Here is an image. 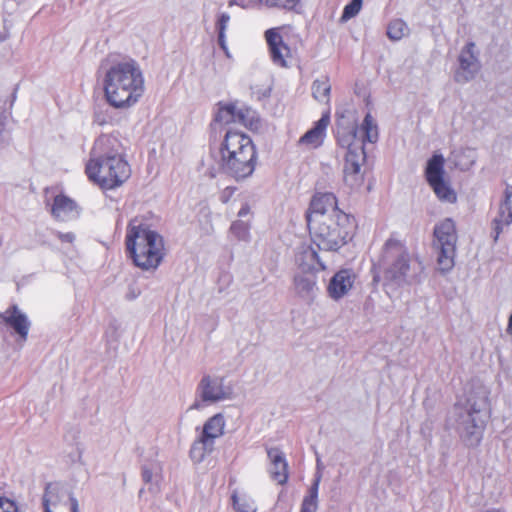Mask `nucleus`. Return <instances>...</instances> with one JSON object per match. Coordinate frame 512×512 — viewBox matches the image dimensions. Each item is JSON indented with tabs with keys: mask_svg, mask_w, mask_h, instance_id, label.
<instances>
[{
	"mask_svg": "<svg viewBox=\"0 0 512 512\" xmlns=\"http://www.w3.org/2000/svg\"><path fill=\"white\" fill-rule=\"evenodd\" d=\"M218 43H219L220 47L222 48V50L226 53V55L229 56L228 49L226 46V41H225V32L219 31Z\"/></svg>",
	"mask_w": 512,
	"mask_h": 512,
	"instance_id": "nucleus-36",
	"label": "nucleus"
},
{
	"mask_svg": "<svg viewBox=\"0 0 512 512\" xmlns=\"http://www.w3.org/2000/svg\"><path fill=\"white\" fill-rule=\"evenodd\" d=\"M281 28H270L265 31V40L272 62L279 67H288L294 58V52L280 33Z\"/></svg>",
	"mask_w": 512,
	"mask_h": 512,
	"instance_id": "nucleus-11",
	"label": "nucleus"
},
{
	"mask_svg": "<svg viewBox=\"0 0 512 512\" xmlns=\"http://www.w3.org/2000/svg\"><path fill=\"white\" fill-rule=\"evenodd\" d=\"M103 92L108 105L128 109L145 93V78L138 62L132 58L113 62L103 76Z\"/></svg>",
	"mask_w": 512,
	"mask_h": 512,
	"instance_id": "nucleus-3",
	"label": "nucleus"
},
{
	"mask_svg": "<svg viewBox=\"0 0 512 512\" xmlns=\"http://www.w3.org/2000/svg\"><path fill=\"white\" fill-rule=\"evenodd\" d=\"M56 236L58 237V239L61 242H65V243L71 244L75 240V235L72 232H67V233L57 232Z\"/></svg>",
	"mask_w": 512,
	"mask_h": 512,
	"instance_id": "nucleus-33",
	"label": "nucleus"
},
{
	"mask_svg": "<svg viewBox=\"0 0 512 512\" xmlns=\"http://www.w3.org/2000/svg\"><path fill=\"white\" fill-rule=\"evenodd\" d=\"M408 32L406 23L401 19L392 20L387 27V36L392 41L402 39Z\"/></svg>",
	"mask_w": 512,
	"mask_h": 512,
	"instance_id": "nucleus-24",
	"label": "nucleus"
},
{
	"mask_svg": "<svg viewBox=\"0 0 512 512\" xmlns=\"http://www.w3.org/2000/svg\"><path fill=\"white\" fill-rule=\"evenodd\" d=\"M444 165V157L441 154H434L427 162L425 177L439 200L454 203L457 195L444 179Z\"/></svg>",
	"mask_w": 512,
	"mask_h": 512,
	"instance_id": "nucleus-9",
	"label": "nucleus"
},
{
	"mask_svg": "<svg viewBox=\"0 0 512 512\" xmlns=\"http://www.w3.org/2000/svg\"><path fill=\"white\" fill-rule=\"evenodd\" d=\"M51 214L56 220L67 221L78 214V206L70 197L59 194L53 200Z\"/></svg>",
	"mask_w": 512,
	"mask_h": 512,
	"instance_id": "nucleus-20",
	"label": "nucleus"
},
{
	"mask_svg": "<svg viewBox=\"0 0 512 512\" xmlns=\"http://www.w3.org/2000/svg\"><path fill=\"white\" fill-rule=\"evenodd\" d=\"M330 124V111L324 112L319 120L306 131L298 140L297 145L309 150L321 147L327 136V128Z\"/></svg>",
	"mask_w": 512,
	"mask_h": 512,
	"instance_id": "nucleus-12",
	"label": "nucleus"
},
{
	"mask_svg": "<svg viewBox=\"0 0 512 512\" xmlns=\"http://www.w3.org/2000/svg\"><path fill=\"white\" fill-rule=\"evenodd\" d=\"M305 219L313 244L323 251H338L357 229L355 217L339 208L338 198L331 192L312 196Z\"/></svg>",
	"mask_w": 512,
	"mask_h": 512,
	"instance_id": "nucleus-1",
	"label": "nucleus"
},
{
	"mask_svg": "<svg viewBox=\"0 0 512 512\" xmlns=\"http://www.w3.org/2000/svg\"><path fill=\"white\" fill-rule=\"evenodd\" d=\"M318 480L311 486L309 495L303 499L301 512H316L318 497Z\"/></svg>",
	"mask_w": 512,
	"mask_h": 512,
	"instance_id": "nucleus-26",
	"label": "nucleus"
},
{
	"mask_svg": "<svg viewBox=\"0 0 512 512\" xmlns=\"http://www.w3.org/2000/svg\"><path fill=\"white\" fill-rule=\"evenodd\" d=\"M199 390L201 399L206 402H218L232 396V389L223 385V379H212L210 376L202 378Z\"/></svg>",
	"mask_w": 512,
	"mask_h": 512,
	"instance_id": "nucleus-13",
	"label": "nucleus"
},
{
	"mask_svg": "<svg viewBox=\"0 0 512 512\" xmlns=\"http://www.w3.org/2000/svg\"><path fill=\"white\" fill-rule=\"evenodd\" d=\"M192 409H199L200 408V404L199 403H195L192 405L191 407Z\"/></svg>",
	"mask_w": 512,
	"mask_h": 512,
	"instance_id": "nucleus-40",
	"label": "nucleus"
},
{
	"mask_svg": "<svg viewBox=\"0 0 512 512\" xmlns=\"http://www.w3.org/2000/svg\"><path fill=\"white\" fill-rule=\"evenodd\" d=\"M236 190L237 188L234 186H228L224 188L220 193V201L222 203H228L230 199L233 197Z\"/></svg>",
	"mask_w": 512,
	"mask_h": 512,
	"instance_id": "nucleus-32",
	"label": "nucleus"
},
{
	"mask_svg": "<svg viewBox=\"0 0 512 512\" xmlns=\"http://www.w3.org/2000/svg\"><path fill=\"white\" fill-rule=\"evenodd\" d=\"M309 253H310L311 257H312L314 260H317V261H318V258H319V257H318V253H317L316 251H314V250H310V251H309Z\"/></svg>",
	"mask_w": 512,
	"mask_h": 512,
	"instance_id": "nucleus-39",
	"label": "nucleus"
},
{
	"mask_svg": "<svg viewBox=\"0 0 512 512\" xmlns=\"http://www.w3.org/2000/svg\"><path fill=\"white\" fill-rule=\"evenodd\" d=\"M229 19H230V17L227 14H222L219 17V20H218V30L219 31L225 32V29L229 22Z\"/></svg>",
	"mask_w": 512,
	"mask_h": 512,
	"instance_id": "nucleus-34",
	"label": "nucleus"
},
{
	"mask_svg": "<svg viewBox=\"0 0 512 512\" xmlns=\"http://www.w3.org/2000/svg\"><path fill=\"white\" fill-rule=\"evenodd\" d=\"M219 169L235 180L251 176L257 164L256 146L246 133L228 129L217 147Z\"/></svg>",
	"mask_w": 512,
	"mask_h": 512,
	"instance_id": "nucleus-6",
	"label": "nucleus"
},
{
	"mask_svg": "<svg viewBox=\"0 0 512 512\" xmlns=\"http://www.w3.org/2000/svg\"><path fill=\"white\" fill-rule=\"evenodd\" d=\"M356 280V274L352 269L344 268L337 271L331 278L327 292L334 300H339L352 289Z\"/></svg>",
	"mask_w": 512,
	"mask_h": 512,
	"instance_id": "nucleus-15",
	"label": "nucleus"
},
{
	"mask_svg": "<svg viewBox=\"0 0 512 512\" xmlns=\"http://www.w3.org/2000/svg\"><path fill=\"white\" fill-rule=\"evenodd\" d=\"M512 223V187L505 190V200L501 204L498 217L493 220V239L496 242L505 226Z\"/></svg>",
	"mask_w": 512,
	"mask_h": 512,
	"instance_id": "nucleus-19",
	"label": "nucleus"
},
{
	"mask_svg": "<svg viewBox=\"0 0 512 512\" xmlns=\"http://www.w3.org/2000/svg\"><path fill=\"white\" fill-rule=\"evenodd\" d=\"M153 478V472L150 468L144 467L142 469V479L145 483H150Z\"/></svg>",
	"mask_w": 512,
	"mask_h": 512,
	"instance_id": "nucleus-35",
	"label": "nucleus"
},
{
	"mask_svg": "<svg viewBox=\"0 0 512 512\" xmlns=\"http://www.w3.org/2000/svg\"><path fill=\"white\" fill-rule=\"evenodd\" d=\"M433 247L438 252L437 264L443 272L454 266L458 233L455 222L445 218L435 225L433 231Z\"/></svg>",
	"mask_w": 512,
	"mask_h": 512,
	"instance_id": "nucleus-8",
	"label": "nucleus"
},
{
	"mask_svg": "<svg viewBox=\"0 0 512 512\" xmlns=\"http://www.w3.org/2000/svg\"><path fill=\"white\" fill-rule=\"evenodd\" d=\"M410 269V255L405 244L393 235L386 240L381 255L372 265L373 281L391 283L404 280Z\"/></svg>",
	"mask_w": 512,
	"mask_h": 512,
	"instance_id": "nucleus-7",
	"label": "nucleus"
},
{
	"mask_svg": "<svg viewBox=\"0 0 512 512\" xmlns=\"http://www.w3.org/2000/svg\"><path fill=\"white\" fill-rule=\"evenodd\" d=\"M474 47H475V44L473 42H469L462 49V51L459 55L460 69L464 73L467 72L469 75L458 73L456 75V80L458 82L469 80V78L472 77L473 72L478 69V61H477V57L474 53Z\"/></svg>",
	"mask_w": 512,
	"mask_h": 512,
	"instance_id": "nucleus-21",
	"label": "nucleus"
},
{
	"mask_svg": "<svg viewBox=\"0 0 512 512\" xmlns=\"http://www.w3.org/2000/svg\"><path fill=\"white\" fill-rule=\"evenodd\" d=\"M266 452L270 461L271 478L279 485H285L289 479V465L285 454L278 447H269Z\"/></svg>",
	"mask_w": 512,
	"mask_h": 512,
	"instance_id": "nucleus-16",
	"label": "nucleus"
},
{
	"mask_svg": "<svg viewBox=\"0 0 512 512\" xmlns=\"http://www.w3.org/2000/svg\"><path fill=\"white\" fill-rule=\"evenodd\" d=\"M231 500L236 512H256V509L252 507L250 501L246 498L239 497L237 492H233Z\"/></svg>",
	"mask_w": 512,
	"mask_h": 512,
	"instance_id": "nucleus-30",
	"label": "nucleus"
},
{
	"mask_svg": "<svg viewBox=\"0 0 512 512\" xmlns=\"http://www.w3.org/2000/svg\"><path fill=\"white\" fill-rule=\"evenodd\" d=\"M234 2L242 8L261 5L269 9L293 11L299 6L301 0H234Z\"/></svg>",
	"mask_w": 512,
	"mask_h": 512,
	"instance_id": "nucleus-22",
	"label": "nucleus"
},
{
	"mask_svg": "<svg viewBox=\"0 0 512 512\" xmlns=\"http://www.w3.org/2000/svg\"><path fill=\"white\" fill-rule=\"evenodd\" d=\"M231 233L239 240L249 238L250 223L243 220H236L230 226Z\"/></svg>",
	"mask_w": 512,
	"mask_h": 512,
	"instance_id": "nucleus-27",
	"label": "nucleus"
},
{
	"mask_svg": "<svg viewBox=\"0 0 512 512\" xmlns=\"http://www.w3.org/2000/svg\"><path fill=\"white\" fill-rule=\"evenodd\" d=\"M214 121L221 125H230L236 122L246 125L243 112L237 111L233 104L221 105L214 117Z\"/></svg>",
	"mask_w": 512,
	"mask_h": 512,
	"instance_id": "nucleus-23",
	"label": "nucleus"
},
{
	"mask_svg": "<svg viewBox=\"0 0 512 512\" xmlns=\"http://www.w3.org/2000/svg\"><path fill=\"white\" fill-rule=\"evenodd\" d=\"M507 332L512 334V314L509 317Z\"/></svg>",
	"mask_w": 512,
	"mask_h": 512,
	"instance_id": "nucleus-38",
	"label": "nucleus"
},
{
	"mask_svg": "<svg viewBox=\"0 0 512 512\" xmlns=\"http://www.w3.org/2000/svg\"><path fill=\"white\" fill-rule=\"evenodd\" d=\"M250 212H251V208H250L249 204H248V203H245V204L241 207V209L239 210V212H238V216L242 218V217H245V216L249 215V214H250Z\"/></svg>",
	"mask_w": 512,
	"mask_h": 512,
	"instance_id": "nucleus-37",
	"label": "nucleus"
},
{
	"mask_svg": "<svg viewBox=\"0 0 512 512\" xmlns=\"http://www.w3.org/2000/svg\"><path fill=\"white\" fill-rule=\"evenodd\" d=\"M469 420L465 425L466 440L470 445L479 444L485 427V415L481 414L474 406L468 411Z\"/></svg>",
	"mask_w": 512,
	"mask_h": 512,
	"instance_id": "nucleus-18",
	"label": "nucleus"
},
{
	"mask_svg": "<svg viewBox=\"0 0 512 512\" xmlns=\"http://www.w3.org/2000/svg\"><path fill=\"white\" fill-rule=\"evenodd\" d=\"M125 252L141 271H155L164 261L167 249L161 234L134 218L126 228Z\"/></svg>",
	"mask_w": 512,
	"mask_h": 512,
	"instance_id": "nucleus-5",
	"label": "nucleus"
},
{
	"mask_svg": "<svg viewBox=\"0 0 512 512\" xmlns=\"http://www.w3.org/2000/svg\"><path fill=\"white\" fill-rule=\"evenodd\" d=\"M316 285V277L312 274L307 276H298L295 278V286L300 293L311 292Z\"/></svg>",
	"mask_w": 512,
	"mask_h": 512,
	"instance_id": "nucleus-28",
	"label": "nucleus"
},
{
	"mask_svg": "<svg viewBox=\"0 0 512 512\" xmlns=\"http://www.w3.org/2000/svg\"><path fill=\"white\" fill-rule=\"evenodd\" d=\"M331 86L328 80H315L312 84L313 97L318 101L329 102Z\"/></svg>",
	"mask_w": 512,
	"mask_h": 512,
	"instance_id": "nucleus-25",
	"label": "nucleus"
},
{
	"mask_svg": "<svg viewBox=\"0 0 512 512\" xmlns=\"http://www.w3.org/2000/svg\"><path fill=\"white\" fill-rule=\"evenodd\" d=\"M116 143L115 138L100 136L85 166L88 179L102 190L119 188L131 176L130 165L115 148Z\"/></svg>",
	"mask_w": 512,
	"mask_h": 512,
	"instance_id": "nucleus-4",
	"label": "nucleus"
},
{
	"mask_svg": "<svg viewBox=\"0 0 512 512\" xmlns=\"http://www.w3.org/2000/svg\"><path fill=\"white\" fill-rule=\"evenodd\" d=\"M0 512H21L17 502L7 496L0 495Z\"/></svg>",
	"mask_w": 512,
	"mask_h": 512,
	"instance_id": "nucleus-31",
	"label": "nucleus"
},
{
	"mask_svg": "<svg viewBox=\"0 0 512 512\" xmlns=\"http://www.w3.org/2000/svg\"><path fill=\"white\" fill-rule=\"evenodd\" d=\"M362 2L363 0H351L349 4H347L342 12L341 15V22H346L349 19L355 17L362 8Z\"/></svg>",
	"mask_w": 512,
	"mask_h": 512,
	"instance_id": "nucleus-29",
	"label": "nucleus"
},
{
	"mask_svg": "<svg viewBox=\"0 0 512 512\" xmlns=\"http://www.w3.org/2000/svg\"><path fill=\"white\" fill-rule=\"evenodd\" d=\"M0 322L4 326L11 328L19 336L21 341L27 340L30 322L16 305H12L4 312L0 313Z\"/></svg>",
	"mask_w": 512,
	"mask_h": 512,
	"instance_id": "nucleus-14",
	"label": "nucleus"
},
{
	"mask_svg": "<svg viewBox=\"0 0 512 512\" xmlns=\"http://www.w3.org/2000/svg\"><path fill=\"white\" fill-rule=\"evenodd\" d=\"M225 428V419L223 414L218 413L214 416L210 417L203 425L202 433L199 436V439L193 445L192 450L196 448V445L202 444L206 446L207 444H213L216 438H219L223 435Z\"/></svg>",
	"mask_w": 512,
	"mask_h": 512,
	"instance_id": "nucleus-17",
	"label": "nucleus"
},
{
	"mask_svg": "<svg viewBox=\"0 0 512 512\" xmlns=\"http://www.w3.org/2000/svg\"><path fill=\"white\" fill-rule=\"evenodd\" d=\"M45 512H78V501L64 487L57 483H48L43 495Z\"/></svg>",
	"mask_w": 512,
	"mask_h": 512,
	"instance_id": "nucleus-10",
	"label": "nucleus"
},
{
	"mask_svg": "<svg viewBox=\"0 0 512 512\" xmlns=\"http://www.w3.org/2000/svg\"><path fill=\"white\" fill-rule=\"evenodd\" d=\"M350 119L344 114L337 113L336 142L346 149L344 158L343 178L350 188H358L363 185L364 177L361 166L366 160L364 142L374 143L378 140V125L376 120L367 113L360 126L363 138L357 135V119L354 112H348Z\"/></svg>",
	"mask_w": 512,
	"mask_h": 512,
	"instance_id": "nucleus-2",
	"label": "nucleus"
}]
</instances>
